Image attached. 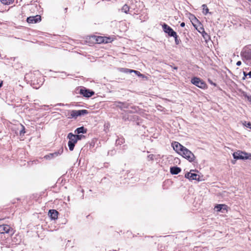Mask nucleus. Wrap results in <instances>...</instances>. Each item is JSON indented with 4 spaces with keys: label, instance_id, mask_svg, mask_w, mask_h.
<instances>
[{
    "label": "nucleus",
    "instance_id": "nucleus-17",
    "mask_svg": "<svg viewBox=\"0 0 251 251\" xmlns=\"http://www.w3.org/2000/svg\"><path fill=\"white\" fill-rule=\"evenodd\" d=\"M63 149L62 148H61L57 151L55 152L52 153H50V155L51 156V157H55L58 156L59 155L63 153Z\"/></svg>",
    "mask_w": 251,
    "mask_h": 251
},
{
    "label": "nucleus",
    "instance_id": "nucleus-16",
    "mask_svg": "<svg viewBox=\"0 0 251 251\" xmlns=\"http://www.w3.org/2000/svg\"><path fill=\"white\" fill-rule=\"evenodd\" d=\"M87 132V129L85 128L83 126H81L78 127L75 129V133L76 134H80V133H85Z\"/></svg>",
    "mask_w": 251,
    "mask_h": 251
},
{
    "label": "nucleus",
    "instance_id": "nucleus-26",
    "mask_svg": "<svg viewBox=\"0 0 251 251\" xmlns=\"http://www.w3.org/2000/svg\"><path fill=\"white\" fill-rule=\"evenodd\" d=\"M175 39V43L176 45H178L179 44V40L177 39V36L176 34V36H173Z\"/></svg>",
    "mask_w": 251,
    "mask_h": 251
},
{
    "label": "nucleus",
    "instance_id": "nucleus-10",
    "mask_svg": "<svg viewBox=\"0 0 251 251\" xmlns=\"http://www.w3.org/2000/svg\"><path fill=\"white\" fill-rule=\"evenodd\" d=\"M96 41L97 43H107L111 42V39L106 37L98 36L96 38Z\"/></svg>",
    "mask_w": 251,
    "mask_h": 251
},
{
    "label": "nucleus",
    "instance_id": "nucleus-25",
    "mask_svg": "<svg viewBox=\"0 0 251 251\" xmlns=\"http://www.w3.org/2000/svg\"><path fill=\"white\" fill-rule=\"evenodd\" d=\"M243 125L244 126L251 129V123L250 122H245Z\"/></svg>",
    "mask_w": 251,
    "mask_h": 251
},
{
    "label": "nucleus",
    "instance_id": "nucleus-12",
    "mask_svg": "<svg viewBox=\"0 0 251 251\" xmlns=\"http://www.w3.org/2000/svg\"><path fill=\"white\" fill-rule=\"evenodd\" d=\"M172 146L174 149L177 152L180 151L181 152L182 150L185 148V147L183 146L177 142L173 143Z\"/></svg>",
    "mask_w": 251,
    "mask_h": 251
},
{
    "label": "nucleus",
    "instance_id": "nucleus-4",
    "mask_svg": "<svg viewBox=\"0 0 251 251\" xmlns=\"http://www.w3.org/2000/svg\"><path fill=\"white\" fill-rule=\"evenodd\" d=\"M67 137L69 139L68 143L69 150L72 151L74 150L75 144L77 141L75 138V134H73L72 133H69Z\"/></svg>",
    "mask_w": 251,
    "mask_h": 251
},
{
    "label": "nucleus",
    "instance_id": "nucleus-24",
    "mask_svg": "<svg viewBox=\"0 0 251 251\" xmlns=\"http://www.w3.org/2000/svg\"><path fill=\"white\" fill-rule=\"evenodd\" d=\"M244 74V77L243 79H245V77H246L247 76H248L249 77H251V71L249 72L248 73H247L245 72H243Z\"/></svg>",
    "mask_w": 251,
    "mask_h": 251
},
{
    "label": "nucleus",
    "instance_id": "nucleus-18",
    "mask_svg": "<svg viewBox=\"0 0 251 251\" xmlns=\"http://www.w3.org/2000/svg\"><path fill=\"white\" fill-rule=\"evenodd\" d=\"M122 70H123V72L126 73H131L133 72L137 75H138L140 74V72L137 71L133 70L123 68Z\"/></svg>",
    "mask_w": 251,
    "mask_h": 251
},
{
    "label": "nucleus",
    "instance_id": "nucleus-20",
    "mask_svg": "<svg viewBox=\"0 0 251 251\" xmlns=\"http://www.w3.org/2000/svg\"><path fill=\"white\" fill-rule=\"evenodd\" d=\"M2 3L5 5H9L12 3L14 0H0Z\"/></svg>",
    "mask_w": 251,
    "mask_h": 251
},
{
    "label": "nucleus",
    "instance_id": "nucleus-3",
    "mask_svg": "<svg viewBox=\"0 0 251 251\" xmlns=\"http://www.w3.org/2000/svg\"><path fill=\"white\" fill-rule=\"evenodd\" d=\"M182 155V156L187 159L190 162H192L195 159V155L194 154L186 148H184L181 152H180Z\"/></svg>",
    "mask_w": 251,
    "mask_h": 251
},
{
    "label": "nucleus",
    "instance_id": "nucleus-19",
    "mask_svg": "<svg viewBox=\"0 0 251 251\" xmlns=\"http://www.w3.org/2000/svg\"><path fill=\"white\" fill-rule=\"evenodd\" d=\"M222 207H225V204H218L215 206L214 209L217 212L224 213L225 212L222 210Z\"/></svg>",
    "mask_w": 251,
    "mask_h": 251
},
{
    "label": "nucleus",
    "instance_id": "nucleus-33",
    "mask_svg": "<svg viewBox=\"0 0 251 251\" xmlns=\"http://www.w3.org/2000/svg\"><path fill=\"white\" fill-rule=\"evenodd\" d=\"M241 64H242V63H241V61H238L236 63V65L237 66H240L241 65Z\"/></svg>",
    "mask_w": 251,
    "mask_h": 251
},
{
    "label": "nucleus",
    "instance_id": "nucleus-6",
    "mask_svg": "<svg viewBox=\"0 0 251 251\" xmlns=\"http://www.w3.org/2000/svg\"><path fill=\"white\" fill-rule=\"evenodd\" d=\"M185 177L188 178L189 180H200V176L195 173L194 170H191L190 172L186 173L185 175Z\"/></svg>",
    "mask_w": 251,
    "mask_h": 251
},
{
    "label": "nucleus",
    "instance_id": "nucleus-37",
    "mask_svg": "<svg viewBox=\"0 0 251 251\" xmlns=\"http://www.w3.org/2000/svg\"><path fill=\"white\" fill-rule=\"evenodd\" d=\"M174 69H177V67H175L174 68Z\"/></svg>",
    "mask_w": 251,
    "mask_h": 251
},
{
    "label": "nucleus",
    "instance_id": "nucleus-14",
    "mask_svg": "<svg viewBox=\"0 0 251 251\" xmlns=\"http://www.w3.org/2000/svg\"><path fill=\"white\" fill-rule=\"evenodd\" d=\"M116 106L120 108L121 110H124L125 108H128L129 104L126 102H118L116 104Z\"/></svg>",
    "mask_w": 251,
    "mask_h": 251
},
{
    "label": "nucleus",
    "instance_id": "nucleus-35",
    "mask_svg": "<svg viewBox=\"0 0 251 251\" xmlns=\"http://www.w3.org/2000/svg\"><path fill=\"white\" fill-rule=\"evenodd\" d=\"M180 26L181 27H184L185 26V23L184 22H182L180 24Z\"/></svg>",
    "mask_w": 251,
    "mask_h": 251
},
{
    "label": "nucleus",
    "instance_id": "nucleus-28",
    "mask_svg": "<svg viewBox=\"0 0 251 251\" xmlns=\"http://www.w3.org/2000/svg\"><path fill=\"white\" fill-rule=\"evenodd\" d=\"M22 129L20 131V134H24L25 133V127L23 126H22Z\"/></svg>",
    "mask_w": 251,
    "mask_h": 251
},
{
    "label": "nucleus",
    "instance_id": "nucleus-7",
    "mask_svg": "<svg viewBox=\"0 0 251 251\" xmlns=\"http://www.w3.org/2000/svg\"><path fill=\"white\" fill-rule=\"evenodd\" d=\"M191 81L192 83L201 88H205L206 85L205 83L202 80H201L200 78L198 77H193V78H192Z\"/></svg>",
    "mask_w": 251,
    "mask_h": 251
},
{
    "label": "nucleus",
    "instance_id": "nucleus-31",
    "mask_svg": "<svg viewBox=\"0 0 251 251\" xmlns=\"http://www.w3.org/2000/svg\"><path fill=\"white\" fill-rule=\"evenodd\" d=\"M246 98H247L248 100L250 101L251 103V96H246Z\"/></svg>",
    "mask_w": 251,
    "mask_h": 251
},
{
    "label": "nucleus",
    "instance_id": "nucleus-15",
    "mask_svg": "<svg viewBox=\"0 0 251 251\" xmlns=\"http://www.w3.org/2000/svg\"><path fill=\"white\" fill-rule=\"evenodd\" d=\"M181 172V169L178 167H172L170 168V173L173 175H177Z\"/></svg>",
    "mask_w": 251,
    "mask_h": 251
},
{
    "label": "nucleus",
    "instance_id": "nucleus-21",
    "mask_svg": "<svg viewBox=\"0 0 251 251\" xmlns=\"http://www.w3.org/2000/svg\"><path fill=\"white\" fill-rule=\"evenodd\" d=\"M129 7L126 4L124 5L122 8V11L126 13H127V12L129 11Z\"/></svg>",
    "mask_w": 251,
    "mask_h": 251
},
{
    "label": "nucleus",
    "instance_id": "nucleus-8",
    "mask_svg": "<svg viewBox=\"0 0 251 251\" xmlns=\"http://www.w3.org/2000/svg\"><path fill=\"white\" fill-rule=\"evenodd\" d=\"M162 28L164 31L168 34V35L170 36H176V32L173 30V29L168 25L166 24H164L162 25Z\"/></svg>",
    "mask_w": 251,
    "mask_h": 251
},
{
    "label": "nucleus",
    "instance_id": "nucleus-2",
    "mask_svg": "<svg viewBox=\"0 0 251 251\" xmlns=\"http://www.w3.org/2000/svg\"><path fill=\"white\" fill-rule=\"evenodd\" d=\"M233 156L235 159H248L251 158V153L238 151L233 153Z\"/></svg>",
    "mask_w": 251,
    "mask_h": 251
},
{
    "label": "nucleus",
    "instance_id": "nucleus-13",
    "mask_svg": "<svg viewBox=\"0 0 251 251\" xmlns=\"http://www.w3.org/2000/svg\"><path fill=\"white\" fill-rule=\"evenodd\" d=\"M58 212L56 210H50L49 212V215L50 217V218L52 220H55L57 219Z\"/></svg>",
    "mask_w": 251,
    "mask_h": 251
},
{
    "label": "nucleus",
    "instance_id": "nucleus-22",
    "mask_svg": "<svg viewBox=\"0 0 251 251\" xmlns=\"http://www.w3.org/2000/svg\"><path fill=\"white\" fill-rule=\"evenodd\" d=\"M203 7V13L204 15H206L208 12V8H207V6L205 4L202 5Z\"/></svg>",
    "mask_w": 251,
    "mask_h": 251
},
{
    "label": "nucleus",
    "instance_id": "nucleus-1",
    "mask_svg": "<svg viewBox=\"0 0 251 251\" xmlns=\"http://www.w3.org/2000/svg\"><path fill=\"white\" fill-rule=\"evenodd\" d=\"M88 112L87 110H70L68 111V114L66 116L68 118H76L78 116L84 115L88 114Z\"/></svg>",
    "mask_w": 251,
    "mask_h": 251
},
{
    "label": "nucleus",
    "instance_id": "nucleus-34",
    "mask_svg": "<svg viewBox=\"0 0 251 251\" xmlns=\"http://www.w3.org/2000/svg\"><path fill=\"white\" fill-rule=\"evenodd\" d=\"M123 119H124L125 121H126V120H127V119H128V118H127V117H126V116H124L123 117Z\"/></svg>",
    "mask_w": 251,
    "mask_h": 251
},
{
    "label": "nucleus",
    "instance_id": "nucleus-32",
    "mask_svg": "<svg viewBox=\"0 0 251 251\" xmlns=\"http://www.w3.org/2000/svg\"><path fill=\"white\" fill-rule=\"evenodd\" d=\"M227 206L226 205H225V207H222V210L223 211H224V210H227Z\"/></svg>",
    "mask_w": 251,
    "mask_h": 251
},
{
    "label": "nucleus",
    "instance_id": "nucleus-29",
    "mask_svg": "<svg viewBox=\"0 0 251 251\" xmlns=\"http://www.w3.org/2000/svg\"><path fill=\"white\" fill-rule=\"evenodd\" d=\"M148 157L149 159L152 160L154 159V155L153 154H150Z\"/></svg>",
    "mask_w": 251,
    "mask_h": 251
},
{
    "label": "nucleus",
    "instance_id": "nucleus-11",
    "mask_svg": "<svg viewBox=\"0 0 251 251\" xmlns=\"http://www.w3.org/2000/svg\"><path fill=\"white\" fill-rule=\"evenodd\" d=\"M26 21L28 23H36L41 21V17L39 15L29 17L27 18Z\"/></svg>",
    "mask_w": 251,
    "mask_h": 251
},
{
    "label": "nucleus",
    "instance_id": "nucleus-27",
    "mask_svg": "<svg viewBox=\"0 0 251 251\" xmlns=\"http://www.w3.org/2000/svg\"><path fill=\"white\" fill-rule=\"evenodd\" d=\"M75 138L76 139L77 141L80 140L83 136L81 135H75Z\"/></svg>",
    "mask_w": 251,
    "mask_h": 251
},
{
    "label": "nucleus",
    "instance_id": "nucleus-5",
    "mask_svg": "<svg viewBox=\"0 0 251 251\" xmlns=\"http://www.w3.org/2000/svg\"><path fill=\"white\" fill-rule=\"evenodd\" d=\"M0 234H9L12 235L14 233V230L9 225H2L0 226Z\"/></svg>",
    "mask_w": 251,
    "mask_h": 251
},
{
    "label": "nucleus",
    "instance_id": "nucleus-23",
    "mask_svg": "<svg viewBox=\"0 0 251 251\" xmlns=\"http://www.w3.org/2000/svg\"><path fill=\"white\" fill-rule=\"evenodd\" d=\"M201 29L202 30V35L203 37V38L205 39H206L207 38H209L208 35L204 31L203 28H201Z\"/></svg>",
    "mask_w": 251,
    "mask_h": 251
},
{
    "label": "nucleus",
    "instance_id": "nucleus-36",
    "mask_svg": "<svg viewBox=\"0 0 251 251\" xmlns=\"http://www.w3.org/2000/svg\"><path fill=\"white\" fill-rule=\"evenodd\" d=\"M2 81H0V88L2 86Z\"/></svg>",
    "mask_w": 251,
    "mask_h": 251
},
{
    "label": "nucleus",
    "instance_id": "nucleus-9",
    "mask_svg": "<svg viewBox=\"0 0 251 251\" xmlns=\"http://www.w3.org/2000/svg\"><path fill=\"white\" fill-rule=\"evenodd\" d=\"M80 93L85 97H90L94 94V92L93 91L85 89H80Z\"/></svg>",
    "mask_w": 251,
    "mask_h": 251
},
{
    "label": "nucleus",
    "instance_id": "nucleus-30",
    "mask_svg": "<svg viewBox=\"0 0 251 251\" xmlns=\"http://www.w3.org/2000/svg\"><path fill=\"white\" fill-rule=\"evenodd\" d=\"M44 157L47 159H50L52 158L51 156L50 155V154L45 155Z\"/></svg>",
    "mask_w": 251,
    "mask_h": 251
}]
</instances>
